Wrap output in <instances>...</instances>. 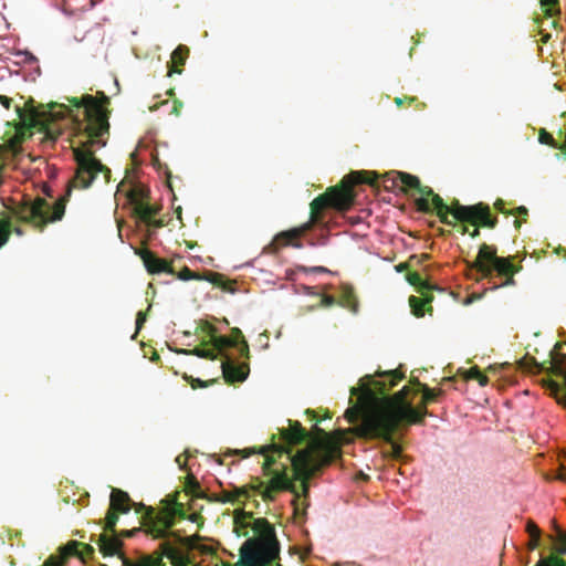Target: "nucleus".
Listing matches in <instances>:
<instances>
[{"label": "nucleus", "instance_id": "obj_1", "mask_svg": "<svg viewBox=\"0 0 566 566\" xmlns=\"http://www.w3.org/2000/svg\"><path fill=\"white\" fill-rule=\"evenodd\" d=\"M280 436L284 446L272 444L259 450L265 455L262 473L270 480L264 482L260 478H252L250 489L265 502H273L276 493L289 491L294 494V514H305L308 481L323 467L334 462L340 455V449L335 442L322 439L293 454L292 447L302 444L310 437L298 421L289 420V428L281 429Z\"/></svg>", "mask_w": 566, "mask_h": 566}, {"label": "nucleus", "instance_id": "obj_2", "mask_svg": "<svg viewBox=\"0 0 566 566\" xmlns=\"http://www.w3.org/2000/svg\"><path fill=\"white\" fill-rule=\"evenodd\" d=\"M379 379L366 375L359 380L358 387L350 388V396L366 407L364 426L360 430L367 436L384 437L391 440V433L411 424H422L426 416H429L428 405L423 398L419 406L415 407L408 396L413 391L409 386H403L392 396L387 392L398 381L405 378L398 369L378 373Z\"/></svg>", "mask_w": 566, "mask_h": 566}, {"label": "nucleus", "instance_id": "obj_3", "mask_svg": "<svg viewBox=\"0 0 566 566\" xmlns=\"http://www.w3.org/2000/svg\"><path fill=\"white\" fill-rule=\"evenodd\" d=\"M69 105L54 103L50 105L48 120H59L64 117H71L75 137H84L80 145L73 148V155L77 164L74 178L70 186L80 189L88 188L97 178L103 175L104 181L111 179V170L98 160L93 146H105L106 142L102 139L109 132V111L107 105L109 99L103 95L101 99L84 95L83 97H67Z\"/></svg>", "mask_w": 566, "mask_h": 566}, {"label": "nucleus", "instance_id": "obj_4", "mask_svg": "<svg viewBox=\"0 0 566 566\" xmlns=\"http://www.w3.org/2000/svg\"><path fill=\"white\" fill-rule=\"evenodd\" d=\"M375 184V174L369 171H353L336 185L326 189V191L317 196L310 205V219L300 227L292 228L277 233L274 238V244L277 248L292 245L302 248L298 239L310 232L315 226L324 224V210L333 208L339 211L348 210L355 200L353 190L354 185Z\"/></svg>", "mask_w": 566, "mask_h": 566}, {"label": "nucleus", "instance_id": "obj_5", "mask_svg": "<svg viewBox=\"0 0 566 566\" xmlns=\"http://www.w3.org/2000/svg\"><path fill=\"white\" fill-rule=\"evenodd\" d=\"M254 535L248 537L239 549L235 566H272L280 560L281 544L276 531L265 517L253 522Z\"/></svg>", "mask_w": 566, "mask_h": 566}, {"label": "nucleus", "instance_id": "obj_6", "mask_svg": "<svg viewBox=\"0 0 566 566\" xmlns=\"http://www.w3.org/2000/svg\"><path fill=\"white\" fill-rule=\"evenodd\" d=\"M392 188H399L401 191L409 193L410 190H416L420 197L415 200L418 211L424 213H436L440 221L444 224H453L452 221L446 217L447 203L436 193L430 187L422 186L417 176L407 172H396V178L391 179Z\"/></svg>", "mask_w": 566, "mask_h": 566}, {"label": "nucleus", "instance_id": "obj_7", "mask_svg": "<svg viewBox=\"0 0 566 566\" xmlns=\"http://www.w3.org/2000/svg\"><path fill=\"white\" fill-rule=\"evenodd\" d=\"M470 269L475 270L483 279H492L496 272L499 276H504L505 280L500 286L514 285V274L521 270L512 262V258L497 256V250L494 245L482 243L480 245L475 260L470 264ZM499 285H494L497 289Z\"/></svg>", "mask_w": 566, "mask_h": 566}, {"label": "nucleus", "instance_id": "obj_8", "mask_svg": "<svg viewBox=\"0 0 566 566\" xmlns=\"http://www.w3.org/2000/svg\"><path fill=\"white\" fill-rule=\"evenodd\" d=\"M164 507L156 513L151 506L143 503H133L136 513L145 512L144 518L148 525L149 533L155 538H165L169 534V530L176 524V518H185L184 504L177 501V497L166 499L163 501Z\"/></svg>", "mask_w": 566, "mask_h": 566}, {"label": "nucleus", "instance_id": "obj_9", "mask_svg": "<svg viewBox=\"0 0 566 566\" xmlns=\"http://www.w3.org/2000/svg\"><path fill=\"white\" fill-rule=\"evenodd\" d=\"M61 197L53 207L43 198H36L33 201L19 205L13 213L18 220L33 224L35 228L43 229L49 222L59 221L65 212V202L70 195Z\"/></svg>", "mask_w": 566, "mask_h": 566}, {"label": "nucleus", "instance_id": "obj_10", "mask_svg": "<svg viewBox=\"0 0 566 566\" xmlns=\"http://www.w3.org/2000/svg\"><path fill=\"white\" fill-rule=\"evenodd\" d=\"M447 210L446 217L448 220L453 222L452 226H455V222L459 221L474 227L494 229L499 222L497 218L491 214L489 205L483 202L463 206L455 200L451 206L447 205Z\"/></svg>", "mask_w": 566, "mask_h": 566}, {"label": "nucleus", "instance_id": "obj_11", "mask_svg": "<svg viewBox=\"0 0 566 566\" xmlns=\"http://www.w3.org/2000/svg\"><path fill=\"white\" fill-rule=\"evenodd\" d=\"M366 412V407L361 403L360 400L357 401L353 407L348 408L345 412V417L347 418L348 422L355 423L358 419H360V423L355 428V433L360 438L366 439H381L389 443V449L386 451V455L392 458V459H400L402 454V448L394 441V434L391 433V440H387L384 437H374V436H367L363 432L361 427L364 426V415Z\"/></svg>", "mask_w": 566, "mask_h": 566}, {"label": "nucleus", "instance_id": "obj_12", "mask_svg": "<svg viewBox=\"0 0 566 566\" xmlns=\"http://www.w3.org/2000/svg\"><path fill=\"white\" fill-rule=\"evenodd\" d=\"M118 515L116 511L108 507L106 516H105V526L104 530L113 534V536H108L106 534H101L98 538L99 551L104 556H114L119 553L123 542L115 536V527L118 522Z\"/></svg>", "mask_w": 566, "mask_h": 566}, {"label": "nucleus", "instance_id": "obj_13", "mask_svg": "<svg viewBox=\"0 0 566 566\" xmlns=\"http://www.w3.org/2000/svg\"><path fill=\"white\" fill-rule=\"evenodd\" d=\"M177 277L181 281H189V280H206L213 284L214 286L221 287L223 291L233 293L235 290L233 285L235 284L234 281L226 279V276L218 272H208L205 275H200L199 273H196L191 271L188 266H185L181 269Z\"/></svg>", "mask_w": 566, "mask_h": 566}, {"label": "nucleus", "instance_id": "obj_14", "mask_svg": "<svg viewBox=\"0 0 566 566\" xmlns=\"http://www.w3.org/2000/svg\"><path fill=\"white\" fill-rule=\"evenodd\" d=\"M135 253L142 259L146 270L150 274L168 273L175 274V270L170 262L158 258L147 248L135 250Z\"/></svg>", "mask_w": 566, "mask_h": 566}, {"label": "nucleus", "instance_id": "obj_15", "mask_svg": "<svg viewBox=\"0 0 566 566\" xmlns=\"http://www.w3.org/2000/svg\"><path fill=\"white\" fill-rule=\"evenodd\" d=\"M117 192L125 193L133 210L146 202L149 198V190L142 184L123 180L117 186Z\"/></svg>", "mask_w": 566, "mask_h": 566}, {"label": "nucleus", "instance_id": "obj_16", "mask_svg": "<svg viewBox=\"0 0 566 566\" xmlns=\"http://www.w3.org/2000/svg\"><path fill=\"white\" fill-rule=\"evenodd\" d=\"M221 368L226 381L230 384L243 381L249 375V365L247 363L237 365L229 356H226Z\"/></svg>", "mask_w": 566, "mask_h": 566}, {"label": "nucleus", "instance_id": "obj_17", "mask_svg": "<svg viewBox=\"0 0 566 566\" xmlns=\"http://www.w3.org/2000/svg\"><path fill=\"white\" fill-rule=\"evenodd\" d=\"M133 501L127 492L120 489H113L109 499V507L119 514H126L132 509Z\"/></svg>", "mask_w": 566, "mask_h": 566}, {"label": "nucleus", "instance_id": "obj_18", "mask_svg": "<svg viewBox=\"0 0 566 566\" xmlns=\"http://www.w3.org/2000/svg\"><path fill=\"white\" fill-rule=\"evenodd\" d=\"M208 336L210 337V344L212 345V349L218 355H222L223 350L230 347L234 348L233 339L229 336L217 335V329L213 325L207 323L205 327Z\"/></svg>", "mask_w": 566, "mask_h": 566}, {"label": "nucleus", "instance_id": "obj_19", "mask_svg": "<svg viewBox=\"0 0 566 566\" xmlns=\"http://www.w3.org/2000/svg\"><path fill=\"white\" fill-rule=\"evenodd\" d=\"M76 543H66L59 548V554L50 555L41 566H66L71 555L75 552Z\"/></svg>", "mask_w": 566, "mask_h": 566}, {"label": "nucleus", "instance_id": "obj_20", "mask_svg": "<svg viewBox=\"0 0 566 566\" xmlns=\"http://www.w3.org/2000/svg\"><path fill=\"white\" fill-rule=\"evenodd\" d=\"M256 518L253 517L252 512H247L244 510H237L234 512V531L237 532L238 536H248L249 533L247 531L248 527L252 528L253 522Z\"/></svg>", "mask_w": 566, "mask_h": 566}, {"label": "nucleus", "instance_id": "obj_21", "mask_svg": "<svg viewBox=\"0 0 566 566\" xmlns=\"http://www.w3.org/2000/svg\"><path fill=\"white\" fill-rule=\"evenodd\" d=\"M432 300L433 296L430 293H426V295H422L421 298L411 295L409 297V305L411 307L412 314L417 317H422L426 312L431 314L432 307L430 306V303Z\"/></svg>", "mask_w": 566, "mask_h": 566}, {"label": "nucleus", "instance_id": "obj_22", "mask_svg": "<svg viewBox=\"0 0 566 566\" xmlns=\"http://www.w3.org/2000/svg\"><path fill=\"white\" fill-rule=\"evenodd\" d=\"M250 492H251L250 484L240 486V488L233 486L232 490H223L221 492L220 501L222 503H231V504L241 503L242 499L247 500L250 497Z\"/></svg>", "mask_w": 566, "mask_h": 566}, {"label": "nucleus", "instance_id": "obj_23", "mask_svg": "<svg viewBox=\"0 0 566 566\" xmlns=\"http://www.w3.org/2000/svg\"><path fill=\"white\" fill-rule=\"evenodd\" d=\"M408 283L417 289V292L421 295H426V293H430L433 290L442 291V289L433 285L420 276L417 272H409L406 276Z\"/></svg>", "mask_w": 566, "mask_h": 566}, {"label": "nucleus", "instance_id": "obj_24", "mask_svg": "<svg viewBox=\"0 0 566 566\" xmlns=\"http://www.w3.org/2000/svg\"><path fill=\"white\" fill-rule=\"evenodd\" d=\"M189 55V49L186 45H178L171 53V65L169 66L168 75L172 73H181L178 69L179 65H184Z\"/></svg>", "mask_w": 566, "mask_h": 566}, {"label": "nucleus", "instance_id": "obj_25", "mask_svg": "<svg viewBox=\"0 0 566 566\" xmlns=\"http://www.w3.org/2000/svg\"><path fill=\"white\" fill-rule=\"evenodd\" d=\"M159 212V208L149 205L148 200L137 206L136 209L133 210V214L137 217L143 222L151 221Z\"/></svg>", "mask_w": 566, "mask_h": 566}, {"label": "nucleus", "instance_id": "obj_26", "mask_svg": "<svg viewBox=\"0 0 566 566\" xmlns=\"http://www.w3.org/2000/svg\"><path fill=\"white\" fill-rule=\"evenodd\" d=\"M338 304L343 307L350 310L354 313L358 311V301L352 287H343Z\"/></svg>", "mask_w": 566, "mask_h": 566}, {"label": "nucleus", "instance_id": "obj_27", "mask_svg": "<svg viewBox=\"0 0 566 566\" xmlns=\"http://www.w3.org/2000/svg\"><path fill=\"white\" fill-rule=\"evenodd\" d=\"M229 337L233 339L234 348L238 349L239 355L241 357L249 358V345L244 339L242 332L239 328L234 327L232 328L231 335Z\"/></svg>", "mask_w": 566, "mask_h": 566}, {"label": "nucleus", "instance_id": "obj_28", "mask_svg": "<svg viewBox=\"0 0 566 566\" xmlns=\"http://www.w3.org/2000/svg\"><path fill=\"white\" fill-rule=\"evenodd\" d=\"M43 133H44V136L41 139V142L53 144L56 142V139L61 135L62 128L60 126L55 125L54 123H48V124L43 125Z\"/></svg>", "mask_w": 566, "mask_h": 566}, {"label": "nucleus", "instance_id": "obj_29", "mask_svg": "<svg viewBox=\"0 0 566 566\" xmlns=\"http://www.w3.org/2000/svg\"><path fill=\"white\" fill-rule=\"evenodd\" d=\"M69 543L77 544V546L75 547V552L71 556H76L82 560H85L86 558H92L95 553L94 547L91 546L90 544H84L77 541H70Z\"/></svg>", "mask_w": 566, "mask_h": 566}, {"label": "nucleus", "instance_id": "obj_30", "mask_svg": "<svg viewBox=\"0 0 566 566\" xmlns=\"http://www.w3.org/2000/svg\"><path fill=\"white\" fill-rule=\"evenodd\" d=\"M556 536L552 537L555 543V551L559 555L566 554V532H564L559 526H555Z\"/></svg>", "mask_w": 566, "mask_h": 566}, {"label": "nucleus", "instance_id": "obj_31", "mask_svg": "<svg viewBox=\"0 0 566 566\" xmlns=\"http://www.w3.org/2000/svg\"><path fill=\"white\" fill-rule=\"evenodd\" d=\"M551 373L564 379L566 387V355H562L551 367Z\"/></svg>", "mask_w": 566, "mask_h": 566}, {"label": "nucleus", "instance_id": "obj_32", "mask_svg": "<svg viewBox=\"0 0 566 566\" xmlns=\"http://www.w3.org/2000/svg\"><path fill=\"white\" fill-rule=\"evenodd\" d=\"M444 391L441 388L431 389L428 386H422V397L423 403L429 405L438 400L440 396H442Z\"/></svg>", "mask_w": 566, "mask_h": 566}, {"label": "nucleus", "instance_id": "obj_33", "mask_svg": "<svg viewBox=\"0 0 566 566\" xmlns=\"http://www.w3.org/2000/svg\"><path fill=\"white\" fill-rule=\"evenodd\" d=\"M182 353L187 354V355H196L200 358H206V359H216L217 358V354L214 353V349H212V348L196 347L193 349H184Z\"/></svg>", "mask_w": 566, "mask_h": 566}, {"label": "nucleus", "instance_id": "obj_34", "mask_svg": "<svg viewBox=\"0 0 566 566\" xmlns=\"http://www.w3.org/2000/svg\"><path fill=\"white\" fill-rule=\"evenodd\" d=\"M543 12L548 17L559 13V0H539Z\"/></svg>", "mask_w": 566, "mask_h": 566}, {"label": "nucleus", "instance_id": "obj_35", "mask_svg": "<svg viewBox=\"0 0 566 566\" xmlns=\"http://www.w3.org/2000/svg\"><path fill=\"white\" fill-rule=\"evenodd\" d=\"M11 232V222L7 219H0V248L9 241Z\"/></svg>", "mask_w": 566, "mask_h": 566}, {"label": "nucleus", "instance_id": "obj_36", "mask_svg": "<svg viewBox=\"0 0 566 566\" xmlns=\"http://www.w3.org/2000/svg\"><path fill=\"white\" fill-rule=\"evenodd\" d=\"M535 566H566V562L557 555L542 557Z\"/></svg>", "mask_w": 566, "mask_h": 566}, {"label": "nucleus", "instance_id": "obj_37", "mask_svg": "<svg viewBox=\"0 0 566 566\" xmlns=\"http://www.w3.org/2000/svg\"><path fill=\"white\" fill-rule=\"evenodd\" d=\"M465 378L478 380L481 386H485L489 382V378L485 375H483L476 366L471 367L467 371Z\"/></svg>", "mask_w": 566, "mask_h": 566}, {"label": "nucleus", "instance_id": "obj_38", "mask_svg": "<svg viewBox=\"0 0 566 566\" xmlns=\"http://www.w3.org/2000/svg\"><path fill=\"white\" fill-rule=\"evenodd\" d=\"M124 564L126 566H166L160 557L159 558L146 557L145 559H143L138 563H130L129 560L124 559Z\"/></svg>", "mask_w": 566, "mask_h": 566}, {"label": "nucleus", "instance_id": "obj_39", "mask_svg": "<svg viewBox=\"0 0 566 566\" xmlns=\"http://www.w3.org/2000/svg\"><path fill=\"white\" fill-rule=\"evenodd\" d=\"M538 142L544 145H548L555 149H559V143L554 139L552 134L546 132L544 128L539 130Z\"/></svg>", "mask_w": 566, "mask_h": 566}, {"label": "nucleus", "instance_id": "obj_40", "mask_svg": "<svg viewBox=\"0 0 566 566\" xmlns=\"http://www.w3.org/2000/svg\"><path fill=\"white\" fill-rule=\"evenodd\" d=\"M161 549H163L164 555L167 558H169L170 560H176L179 558L178 549L175 546H172L170 543L164 542L161 544Z\"/></svg>", "mask_w": 566, "mask_h": 566}, {"label": "nucleus", "instance_id": "obj_41", "mask_svg": "<svg viewBox=\"0 0 566 566\" xmlns=\"http://www.w3.org/2000/svg\"><path fill=\"white\" fill-rule=\"evenodd\" d=\"M395 104L398 106V107H401L403 106L405 104H408V105H411L413 103H417V107L418 106H424L423 104L419 103L417 97H412V96H402V97H396L394 99Z\"/></svg>", "mask_w": 566, "mask_h": 566}, {"label": "nucleus", "instance_id": "obj_42", "mask_svg": "<svg viewBox=\"0 0 566 566\" xmlns=\"http://www.w3.org/2000/svg\"><path fill=\"white\" fill-rule=\"evenodd\" d=\"M150 308H151V305L149 304L146 312L139 311L137 313V317H136V334L142 329L144 323L146 322V319H147V312Z\"/></svg>", "mask_w": 566, "mask_h": 566}, {"label": "nucleus", "instance_id": "obj_43", "mask_svg": "<svg viewBox=\"0 0 566 566\" xmlns=\"http://www.w3.org/2000/svg\"><path fill=\"white\" fill-rule=\"evenodd\" d=\"M188 489H189V492L193 495V496H197V497H203V494H202V491H201V488L199 485V483L193 479L192 481L189 482L188 484Z\"/></svg>", "mask_w": 566, "mask_h": 566}, {"label": "nucleus", "instance_id": "obj_44", "mask_svg": "<svg viewBox=\"0 0 566 566\" xmlns=\"http://www.w3.org/2000/svg\"><path fill=\"white\" fill-rule=\"evenodd\" d=\"M338 304V301L332 295L324 294L321 300V305L324 307H331Z\"/></svg>", "mask_w": 566, "mask_h": 566}, {"label": "nucleus", "instance_id": "obj_45", "mask_svg": "<svg viewBox=\"0 0 566 566\" xmlns=\"http://www.w3.org/2000/svg\"><path fill=\"white\" fill-rule=\"evenodd\" d=\"M526 531L530 534V537L531 536H537V535L542 534L541 530L538 528V526L533 521H528L527 522Z\"/></svg>", "mask_w": 566, "mask_h": 566}, {"label": "nucleus", "instance_id": "obj_46", "mask_svg": "<svg viewBox=\"0 0 566 566\" xmlns=\"http://www.w3.org/2000/svg\"><path fill=\"white\" fill-rule=\"evenodd\" d=\"M494 208H495L500 213H502V214H507V216H509V214L513 213V211H512V210H507V209L505 208V202H504V200H502V199H497V200L494 202Z\"/></svg>", "mask_w": 566, "mask_h": 566}, {"label": "nucleus", "instance_id": "obj_47", "mask_svg": "<svg viewBox=\"0 0 566 566\" xmlns=\"http://www.w3.org/2000/svg\"><path fill=\"white\" fill-rule=\"evenodd\" d=\"M410 384L412 387H409L413 390L411 394H416L418 390L422 391V386H427L426 384H422L418 378H412Z\"/></svg>", "mask_w": 566, "mask_h": 566}, {"label": "nucleus", "instance_id": "obj_48", "mask_svg": "<svg viewBox=\"0 0 566 566\" xmlns=\"http://www.w3.org/2000/svg\"><path fill=\"white\" fill-rule=\"evenodd\" d=\"M512 211H513L512 214H516L518 217H522L524 219V221H526V217L528 216V210H527L526 207L520 206V207H517L516 209H514Z\"/></svg>", "mask_w": 566, "mask_h": 566}, {"label": "nucleus", "instance_id": "obj_49", "mask_svg": "<svg viewBox=\"0 0 566 566\" xmlns=\"http://www.w3.org/2000/svg\"><path fill=\"white\" fill-rule=\"evenodd\" d=\"M541 535L531 536L528 542V549L533 551L539 546Z\"/></svg>", "mask_w": 566, "mask_h": 566}, {"label": "nucleus", "instance_id": "obj_50", "mask_svg": "<svg viewBox=\"0 0 566 566\" xmlns=\"http://www.w3.org/2000/svg\"><path fill=\"white\" fill-rule=\"evenodd\" d=\"M182 102L179 101V99H174V105H172V109H171V114L176 115V116H179L180 115V112L182 109Z\"/></svg>", "mask_w": 566, "mask_h": 566}, {"label": "nucleus", "instance_id": "obj_51", "mask_svg": "<svg viewBox=\"0 0 566 566\" xmlns=\"http://www.w3.org/2000/svg\"><path fill=\"white\" fill-rule=\"evenodd\" d=\"M412 265H413V262H412V261H410V259H409L407 262H403V263H399V264H397V265L395 266V269H396V271H397V272L401 273V272H403V271L409 270V268H410V266H412Z\"/></svg>", "mask_w": 566, "mask_h": 566}, {"label": "nucleus", "instance_id": "obj_52", "mask_svg": "<svg viewBox=\"0 0 566 566\" xmlns=\"http://www.w3.org/2000/svg\"><path fill=\"white\" fill-rule=\"evenodd\" d=\"M430 258L429 254L427 253H423V254H420V255H411L410 256V261L413 262V264H420L422 263L423 261L428 260Z\"/></svg>", "mask_w": 566, "mask_h": 566}, {"label": "nucleus", "instance_id": "obj_53", "mask_svg": "<svg viewBox=\"0 0 566 566\" xmlns=\"http://www.w3.org/2000/svg\"><path fill=\"white\" fill-rule=\"evenodd\" d=\"M146 224L149 227H153L155 229H159L165 226V223L161 219H155V218H153L151 221L146 222Z\"/></svg>", "mask_w": 566, "mask_h": 566}, {"label": "nucleus", "instance_id": "obj_54", "mask_svg": "<svg viewBox=\"0 0 566 566\" xmlns=\"http://www.w3.org/2000/svg\"><path fill=\"white\" fill-rule=\"evenodd\" d=\"M0 103L6 107L7 109L10 108L12 99L8 96L1 95L0 96Z\"/></svg>", "mask_w": 566, "mask_h": 566}, {"label": "nucleus", "instance_id": "obj_55", "mask_svg": "<svg viewBox=\"0 0 566 566\" xmlns=\"http://www.w3.org/2000/svg\"><path fill=\"white\" fill-rule=\"evenodd\" d=\"M559 136H564V142L559 143V150H562L566 155V130L563 132L559 129Z\"/></svg>", "mask_w": 566, "mask_h": 566}, {"label": "nucleus", "instance_id": "obj_56", "mask_svg": "<svg viewBox=\"0 0 566 566\" xmlns=\"http://www.w3.org/2000/svg\"><path fill=\"white\" fill-rule=\"evenodd\" d=\"M235 453H241L243 458H248L250 454L254 453V449H245V450H235Z\"/></svg>", "mask_w": 566, "mask_h": 566}, {"label": "nucleus", "instance_id": "obj_57", "mask_svg": "<svg viewBox=\"0 0 566 566\" xmlns=\"http://www.w3.org/2000/svg\"><path fill=\"white\" fill-rule=\"evenodd\" d=\"M311 272L313 273H326L328 270L324 266H314L311 269Z\"/></svg>", "mask_w": 566, "mask_h": 566}, {"label": "nucleus", "instance_id": "obj_58", "mask_svg": "<svg viewBox=\"0 0 566 566\" xmlns=\"http://www.w3.org/2000/svg\"><path fill=\"white\" fill-rule=\"evenodd\" d=\"M549 387L554 390V391H558L560 389V386L558 382L554 381V380H549Z\"/></svg>", "mask_w": 566, "mask_h": 566}, {"label": "nucleus", "instance_id": "obj_59", "mask_svg": "<svg viewBox=\"0 0 566 566\" xmlns=\"http://www.w3.org/2000/svg\"><path fill=\"white\" fill-rule=\"evenodd\" d=\"M135 532H137V530H136V528H135V530H132V531H123V532L120 533V535H122V536H124V537H130Z\"/></svg>", "mask_w": 566, "mask_h": 566}, {"label": "nucleus", "instance_id": "obj_60", "mask_svg": "<svg viewBox=\"0 0 566 566\" xmlns=\"http://www.w3.org/2000/svg\"><path fill=\"white\" fill-rule=\"evenodd\" d=\"M469 234H470V237H471V238H476V237H479V235H480L479 227H475V228L473 229V231L469 232Z\"/></svg>", "mask_w": 566, "mask_h": 566}, {"label": "nucleus", "instance_id": "obj_61", "mask_svg": "<svg viewBox=\"0 0 566 566\" xmlns=\"http://www.w3.org/2000/svg\"><path fill=\"white\" fill-rule=\"evenodd\" d=\"M15 111H17V113H18V116H19L21 119H24V111H23V108H22V107H20V106H17V107H15Z\"/></svg>", "mask_w": 566, "mask_h": 566}, {"label": "nucleus", "instance_id": "obj_62", "mask_svg": "<svg viewBox=\"0 0 566 566\" xmlns=\"http://www.w3.org/2000/svg\"><path fill=\"white\" fill-rule=\"evenodd\" d=\"M459 231L461 232V234L469 233V229L464 223L459 227Z\"/></svg>", "mask_w": 566, "mask_h": 566}, {"label": "nucleus", "instance_id": "obj_63", "mask_svg": "<svg viewBox=\"0 0 566 566\" xmlns=\"http://www.w3.org/2000/svg\"><path fill=\"white\" fill-rule=\"evenodd\" d=\"M521 226H522V221H521L520 219H515V220H514V227H515L516 229H520V228H521Z\"/></svg>", "mask_w": 566, "mask_h": 566}, {"label": "nucleus", "instance_id": "obj_64", "mask_svg": "<svg viewBox=\"0 0 566 566\" xmlns=\"http://www.w3.org/2000/svg\"><path fill=\"white\" fill-rule=\"evenodd\" d=\"M36 59L34 57V55H32L31 53H27V59L25 61H35Z\"/></svg>", "mask_w": 566, "mask_h": 566}]
</instances>
